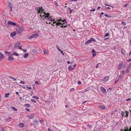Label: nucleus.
I'll return each instance as SVG.
<instances>
[{"label": "nucleus", "instance_id": "c9c22d12", "mask_svg": "<svg viewBox=\"0 0 131 131\" xmlns=\"http://www.w3.org/2000/svg\"><path fill=\"white\" fill-rule=\"evenodd\" d=\"M68 9H69L70 10V13L71 14L72 12V11L74 10V9H73L72 10L69 7L68 8Z\"/></svg>", "mask_w": 131, "mask_h": 131}, {"label": "nucleus", "instance_id": "2f4dec72", "mask_svg": "<svg viewBox=\"0 0 131 131\" xmlns=\"http://www.w3.org/2000/svg\"><path fill=\"white\" fill-rule=\"evenodd\" d=\"M62 23H61L60 22H58L56 23V25L57 26H59L61 25Z\"/></svg>", "mask_w": 131, "mask_h": 131}, {"label": "nucleus", "instance_id": "ea45409f", "mask_svg": "<svg viewBox=\"0 0 131 131\" xmlns=\"http://www.w3.org/2000/svg\"><path fill=\"white\" fill-rule=\"evenodd\" d=\"M74 90H75V89H74V88H72L70 90V92H73Z\"/></svg>", "mask_w": 131, "mask_h": 131}, {"label": "nucleus", "instance_id": "393cba45", "mask_svg": "<svg viewBox=\"0 0 131 131\" xmlns=\"http://www.w3.org/2000/svg\"><path fill=\"white\" fill-rule=\"evenodd\" d=\"M11 119H12V118L9 117L8 118H7L6 119V120L7 121L9 122L10 121Z\"/></svg>", "mask_w": 131, "mask_h": 131}, {"label": "nucleus", "instance_id": "cd10ccee", "mask_svg": "<svg viewBox=\"0 0 131 131\" xmlns=\"http://www.w3.org/2000/svg\"><path fill=\"white\" fill-rule=\"evenodd\" d=\"M125 112H126V115H125V117H127L128 116V113H129V112L128 111H125Z\"/></svg>", "mask_w": 131, "mask_h": 131}, {"label": "nucleus", "instance_id": "f257e3e1", "mask_svg": "<svg viewBox=\"0 0 131 131\" xmlns=\"http://www.w3.org/2000/svg\"><path fill=\"white\" fill-rule=\"evenodd\" d=\"M36 9L38 11V13H40V14H42V13H43L44 11V10L42 8V6L37 7L36 8Z\"/></svg>", "mask_w": 131, "mask_h": 131}, {"label": "nucleus", "instance_id": "7ed1b4c3", "mask_svg": "<svg viewBox=\"0 0 131 131\" xmlns=\"http://www.w3.org/2000/svg\"><path fill=\"white\" fill-rule=\"evenodd\" d=\"M100 90L102 93H103L104 94L106 95L107 93L106 91V90H105L103 87H101Z\"/></svg>", "mask_w": 131, "mask_h": 131}, {"label": "nucleus", "instance_id": "dca6fc26", "mask_svg": "<svg viewBox=\"0 0 131 131\" xmlns=\"http://www.w3.org/2000/svg\"><path fill=\"white\" fill-rule=\"evenodd\" d=\"M34 124L36 125H38L39 124V123L37 120H35L34 123Z\"/></svg>", "mask_w": 131, "mask_h": 131}, {"label": "nucleus", "instance_id": "6e6d98bb", "mask_svg": "<svg viewBox=\"0 0 131 131\" xmlns=\"http://www.w3.org/2000/svg\"><path fill=\"white\" fill-rule=\"evenodd\" d=\"M20 83H22V84H25V82L24 81H21L20 82Z\"/></svg>", "mask_w": 131, "mask_h": 131}, {"label": "nucleus", "instance_id": "774afa93", "mask_svg": "<svg viewBox=\"0 0 131 131\" xmlns=\"http://www.w3.org/2000/svg\"><path fill=\"white\" fill-rule=\"evenodd\" d=\"M48 131H53V130H52L50 128H49L48 129Z\"/></svg>", "mask_w": 131, "mask_h": 131}, {"label": "nucleus", "instance_id": "a18cd8bd", "mask_svg": "<svg viewBox=\"0 0 131 131\" xmlns=\"http://www.w3.org/2000/svg\"><path fill=\"white\" fill-rule=\"evenodd\" d=\"M35 83L37 85H38L39 84V82H38V81H36L35 82Z\"/></svg>", "mask_w": 131, "mask_h": 131}, {"label": "nucleus", "instance_id": "c03bdc74", "mask_svg": "<svg viewBox=\"0 0 131 131\" xmlns=\"http://www.w3.org/2000/svg\"><path fill=\"white\" fill-rule=\"evenodd\" d=\"M112 88H109V89H108V90H107V91L108 92L109 91H110V92L111 91V90H112Z\"/></svg>", "mask_w": 131, "mask_h": 131}, {"label": "nucleus", "instance_id": "864d4df0", "mask_svg": "<svg viewBox=\"0 0 131 131\" xmlns=\"http://www.w3.org/2000/svg\"><path fill=\"white\" fill-rule=\"evenodd\" d=\"M45 15H43V13H42V14H41L40 15V16L41 17V18H42V17H43L44 16H45Z\"/></svg>", "mask_w": 131, "mask_h": 131}, {"label": "nucleus", "instance_id": "473e14b6", "mask_svg": "<svg viewBox=\"0 0 131 131\" xmlns=\"http://www.w3.org/2000/svg\"><path fill=\"white\" fill-rule=\"evenodd\" d=\"M13 54L14 55L16 56H17L19 55L18 54H17V53L14 52L13 53Z\"/></svg>", "mask_w": 131, "mask_h": 131}, {"label": "nucleus", "instance_id": "f8f14e48", "mask_svg": "<svg viewBox=\"0 0 131 131\" xmlns=\"http://www.w3.org/2000/svg\"><path fill=\"white\" fill-rule=\"evenodd\" d=\"M99 108L101 110H104L105 109V107L104 106H99Z\"/></svg>", "mask_w": 131, "mask_h": 131}, {"label": "nucleus", "instance_id": "09e8293b", "mask_svg": "<svg viewBox=\"0 0 131 131\" xmlns=\"http://www.w3.org/2000/svg\"><path fill=\"white\" fill-rule=\"evenodd\" d=\"M122 76L121 75H120L119 76L118 80L120 79L121 80L122 79Z\"/></svg>", "mask_w": 131, "mask_h": 131}, {"label": "nucleus", "instance_id": "7c9ffc66", "mask_svg": "<svg viewBox=\"0 0 131 131\" xmlns=\"http://www.w3.org/2000/svg\"><path fill=\"white\" fill-rule=\"evenodd\" d=\"M32 98L36 99H39V97L37 96H33L32 97Z\"/></svg>", "mask_w": 131, "mask_h": 131}, {"label": "nucleus", "instance_id": "e433bc0d", "mask_svg": "<svg viewBox=\"0 0 131 131\" xmlns=\"http://www.w3.org/2000/svg\"><path fill=\"white\" fill-rule=\"evenodd\" d=\"M130 70L129 69H127V70L126 71V72L127 73H128L130 72Z\"/></svg>", "mask_w": 131, "mask_h": 131}, {"label": "nucleus", "instance_id": "aec40b11", "mask_svg": "<svg viewBox=\"0 0 131 131\" xmlns=\"http://www.w3.org/2000/svg\"><path fill=\"white\" fill-rule=\"evenodd\" d=\"M19 126L21 127H23L24 126V125L22 123H20L19 124Z\"/></svg>", "mask_w": 131, "mask_h": 131}, {"label": "nucleus", "instance_id": "de8ad7c7", "mask_svg": "<svg viewBox=\"0 0 131 131\" xmlns=\"http://www.w3.org/2000/svg\"><path fill=\"white\" fill-rule=\"evenodd\" d=\"M54 3L56 6H58V4L56 2H54Z\"/></svg>", "mask_w": 131, "mask_h": 131}, {"label": "nucleus", "instance_id": "f03ea898", "mask_svg": "<svg viewBox=\"0 0 131 131\" xmlns=\"http://www.w3.org/2000/svg\"><path fill=\"white\" fill-rule=\"evenodd\" d=\"M16 30L18 33L20 34L23 31V27H19L16 28Z\"/></svg>", "mask_w": 131, "mask_h": 131}, {"label": "nucleus", "instance_id": "338daca9", "mask_svg": "<svg viewBox=\"0 0 131 131\" xmlns=\"http://www.w3.org/2000/svg\"><path fill=\"white\" fill-rule=\"evenodd\" d=\"M33 94H34V93H33V92L31 91V93L30 95L32 96Z\"/></svg>", "mask_w": 131, "mask_h": 131}, {"label": "nucleus", "instance_id": "052dcab7", "mask_svg": "<svg viewBox=\"0 0 131 131\" xmlns=\"http://www.w3.org/2000/svg\"><path fill=\"white\" fill-rule=\"evenodd\" d=\"M18 48H19V49H20V50H22V48H21V46H20L18 47Z\"/></svg>", "mask_w": 131, "mask_h": 131}, {"label": "nucleus", "instance_id": "0e129e2a", "mask_svg": "<svg viewBox=\"0 0 131 131\" xmlns=\"http://www.w3.org/2000/svg\"><path fill=\"white\" fill-rule=\"evenodd\" d=\"M96 55V54L95 53H93V57H94Z\"/></svg>", "mask_w": 131, "mask_h": 131}, {"label": "nucleus", "instance_id": "a19ab883", "mask_svg": "<svg viewBox=\"0 0 131 131\" xmlns=\"http://www.w3.org/2000/svg\"><path fill=\"white\" fill-rule=\"evenodd\" d=\"M31 101L32 102H34V103H36V100H34L33 99H31Z\"/></svg>", "mask_w": 131, "mask_h": 131}, {"label": "nucleus", "instance_id": "20e7f679", "mask_svg": "<svg viewBox=\"0 0 131 131\" xmlns=\"http://www.w3.org/2000/svg\"><path fill=\"white\" fill-rule=\"evenodd\" d=\"M8 25H10L12 26H17V25L16 24V23L10 21L8 22Z\"/></svg>", "mask_w": 131, "mask_h": 131}, {"label": "nucleus", "instance_id": "f704fd0d", "mask_svg": "<svg viewBox=\"0 0 131 131\" xmlns=\"http://www.w3.org/2000/svg\"><path fill=\"white\" fill-rule=\"evenodd\" d=\"M12 108L15 111H17V109L15 107H12Z\"/></svg>", "mask_w": 131, "mask_h": 131}, {"label": "nucleus", "instance_id": "5701e85b", "mask_svg": "<svg viewBox=\"0 0 131 131\" xmlns=\"http://www.w3.org/2000/svg\"><path fill=\"white\" fill-rule=\"evenodd\" d=\"M24 106L28 107H30L31 106L29 104H25Z\"/></svg>", "mask_w": 131, "mask_h": 131}, {"label": "nucleus", "instance_id": "4468645a", "mask_svg": "<svg viewBox=\"0 0 131 131\" xmlns=\"http://www.w3.org/2000/svg\"><path fill=\"white\" fill-rule=\"evenodd\" d=\"M91 40L90 38V40H89L87 41L85 43V45L88 44L89 43L91 42Z\"/></svg>", "mask_w": 131, "mask_h": 131}, {"label": "nucleus", "instance_id": "ddd939ff", "mask_svg": "<svg viewBox=\"0 0 131 131\" xmlns=\"http://www.w3.org/2000/svg\"><path fill=\"white\" fill-rule=\"evenodd\" d=\"M20 42H18L17 43H16L15 45L14 46V47L15 48H16L17 47H19V46L20 45Z\"/></svg>", "mask_w": 131, "mask_h": 131}, {"label": "nucleus", "instance_id": "5fc2aeb1", "mask_svg": "<svg viewBox=\"0 0 131 131\" xmlns=\"http://www.w3.org/2000/svg\"><path fill=\"white\" fill-rule=\"evenodd\" d=\"M127 62H130L131 61V58L130 59H129L127 60Z\"/></svg>", "mask_w": 131, "mask_h": 131}, {"label": "nucleus", "instance_id": "6e6552de", "mask_svg": "<svg viewBox=\"0 0 131 131\" xmlns=\"http://www.w3.org/2000/svg\"><path fill=\"white\" fill-rule=\"evenodd\" d=\"M38 37V35L37 34H35L32 35L31 37H30V39H31L33 38H37Z\"/></svg>", "mask_w": 131, "mask_h": 131}, {"label": "nucleus", "instance_id": "1a4fd4ad", "mask_svg": "<svg viewBox=\"0 0 131 131\" xmlns=\"http://www.w3.org/2000/svg\"><path fill=\"white\" fill-rule=\"evenodd\" d=\"M35 114H33L27 116V117H28L29 118L31 119L35 117Z\"/></svg>", "mask_w": 131, "mask_h": 131}, {"label": "nucleus", "instance_id": "412c9836", "mask_svg": "<svg viewBox=\"0 0 131 131\" xmlns=\"http://www.w3.org/2000/svg\"><path fill=\"white\" fill-rule=\"evenodd\" d=\"M0 60L1 59V58L2 59H4V58H5V56H4L3 54L2 53V54L0 56Z\"/></svg>", "mask_w": 131, "mask_h": 131}, {"label": "nucleus", "instance_id": "c85d7f7f", "mask_svg": "<svg viewBox=\"0 0 131 131\" xmlns=\"http://www.w3.org/2000/svg\"><path fill=\"white\" fill-rule=\"evenodd\" d=\"M10 94L9 93H6L5 96V97H8V95H9Z\"/></svg>", "mask_w": 131, "mask_h": 131}, {"label": "nucleus", "instance_id": "680f3d73", "mask_svg": "<svg viewBox=\"0 0 131 131\" xmlns=\"http://www.w3.org/2000/svg\"><path fill=\"white\" fill-rule=\"evenodd\" d=\"M78 84L80 85L81 84V82L80 81H79L78 82Z\"/></svg>", "mask_w": 131, "mask_h": 131}, {"label": "nucleus", "instance_id": "9d476101", "mask_svg": "<svg viewBox=\"0 0 131 131\" xmlns=\"http://www.w3.org/2000/svg\"><path fill=\"white\" fill-rule=\"evenodd\" d=\"M123 67V64L122 63H119L118 65V69L119 70H120L122 69Z\"/></svg>", "mask_w": 131, "mask_h": 131}, {"label": "nucleus", "instance_id": "4d7b16f0", "mask_svg": "<svg viewBox=\"0 0 131 131\" xmlns=\"http://www.w3.org/2000/svg\"><path fill=\"white\" fill-rule=\"evenodd\" d=\"M122 73L123 74H124L125 73V71L124 70H122Z\"/></svg>", "mask_w": 131, "mask_h": 131}, {"label": "nucleus", "instance_id": "4be33fe9", "mask_svg": "<svg viewBox=\"0 0 131 131\" xmlns=\"http://www.w3.org/2000/svg\"><path fill=\"white\" fill-rule=\"evenodd\" d=\"M28 56V53H25L23 56V57L25 58H26Z\"/></svg>", "mask_w": 131, "mask_h": 131}, {"label": "nucleus", "instance_id": "c756f323", "mask_svg": "<svg viewBox=\"0 0 131 131\" xmlns=\"http://www.w3.org/2000/svg\"><path fill=\"white\" fill-rule=\"evenodd\" d=\"M125 114V112L124 111H122L121 113V115L122 116H123Z\"/></svg>", "mask_w": 131, "mask_h": 131}, {"label": "nucleus", "instance_id": "a878e982", "mask_svg": "<svg viewBox=\"0 0 131 131\" xmlns=\"http://www.w3.org/2000/svg\"><path fill=\"white\" fill-rule=\"evenodd\" d=\"M34 53H36L37 52V50L35 49H34L32 51Z\"/></svg>", "mask_w": 131, "mask_h": 131}, {"label": "nucleus", "instance_id": "39448f33", "mask_svg": "<svg viewBox=\"0 0 131 131\" xmlns=\"http://www.w3.org/2000/svg\"><path fill=\"white\" fill-rule=\"evenodd\" d=\"M109 79V77L108 76H107L104 77L103 79L101 80L104 81L105 82H107L108 81Z\"/></svg>", "mask_w": 131, "mask_h": 131}, {"label": "nucleus", "instance_id": "b1692460", "mask_svg": "<svg viewBox=\"0 0 131 131\" xmlns=\"http://www.w3.org/2000/svg\"><path fill=\"white\" fill-rule=\"evenodd\" d=\"M43 51L44 53V54H48V52L46 50H43Z\"/></svg>", "mask_w": 131, "mask_h": 131}, {"label": "nucleus", "instance_id": "2eb2a0df", "mask_svg": "<svg viewBox=\"0 0 131 131\" xmlns=\"http://www.w3.org/2000/svg\"><path fill=\"white\" fill-rule=\"evenodd\" d=\"M90 89V87L87 88L84 90V92L83 93L88 91H89Z\"/></svg>", "mask_w": 131, "mask_h": 131}, {"label": "nucleus", "instance_id": "79ce46f5", "mask_svg": "<svg viewBox=\"0 0 131 131\" xmlns=\"http://www.w3.org/2000/svg\"><path fill=\"white\" fill-rule=\"evenodd\" d=\"M131 100V98H129L126 100V101L127 102L130 101Z\"/></svg>", "mask_w": 131, "mask_h": 131}, {"label": "nucleus", "instance_id": "3c124183", "mask_svg": "<svg viewBox=\"0 0 131 131\" xmlns=\"http://www.w3.org/2000/svg\"><path fill=\"white\" fill-rule=\"evenodd\" d=\"M8 7L10 6L11 4L10 3V2L9 1H8Z\"/></svg>", "mask_w": 131, "mask_h": 131}, {"label": "nucleus", "instance_id": "bb28decb", "mask_svg": "<svg viewBox=\"0 0 131 131\" xmlns=\"http://www.w3.org/2000/svg\"><path fill=\"white\" fill-rule=\"evenodd\" d=\"M91 40V42L92 41H93L94 42H95L96 41V40L95 39L93 38H90Z\"/></svg>", "mask_w": 131, "mask_h": 131}, {"label": "nucleus", "instance_id": "9b49d317", "mask_svg": "<svg viewBox=\"0 0 131 131\" xmlns=\"http://www.w3.org/2000/svg\"><path fill=\"white\" fill-rule=\"evenodd\" d=\"M74 67H72V66L71 65H70L68 67V68L69 71H71L74 68Z\"/></svg>", "mask_w": 131, "mask_h": 131}, {"label": "nucleus", "instance_id": "bf43d9fd", "mask_svg": "<svg viewBox=\"0 0 131 131\" xmlns=\"http://www.w3.org/2000/svg\"><path fill=\"white\" fill-rule=\"evenodd\" d=\"M60 51L63 55L64 56V54L63 53V51L62 50H61Z\"/></svg>", "mask_w": 131, "mask_h": 131}, {"label": "nucleus", "instance_id": "e2e57ef3", "mask_svg": "<svg viewBox=\"0 0 131 131\" xmlns=\"http://www.w3.org/2000/svg\"><path fill=\"white\" fill-rule=\"evenodd\" d=\"M43 121H44L42 119H41L40 121V122L41 123H42V122H43Z\"/></svg>", "mask_w": 131, "mask_h": 131}, {"label": "nucleus", "instance_id": "49530a36", "mask_svg": "<svg viewBox=\"0 0 131 131\" xmlns=\"http://www.w3.org/2000/svg\"><path fill=\"white\" fill-rule=\"evenodd\" d=\"M109 35V34L108 33H106L105 34V35H104L105 37L108 36Z\"/></svg>", "mask_w": 131, "mask_h": 131}, {"label": "nucleus", "instance_id": "603ef678", "mask_svg": "<svg viewBox=\"0 0 131 131\" xmlns=\"http://www.w3.org/2000/svg\"><path fill=\"white\" fill-rule=\"evenodd\" d=\"M92 53H96V52H95V50H94V49H92Z\"/></svg>", "mask_w": 131, "mask_h": 131}, {"label": "nucleus", "instance_id": "4c0bfd02", "mask_svg": "<svg viewBox=\"0 0 131 131\" xmlns=\"http://www.w3.org/2000/svg\"><path fill=\"white\" fill-rule=\"evenodd\" d=\"M5 53L6 54H10V52L5 51Z\"/></svg>", "mask_w": 131, "mask_h": 131}, {"label": "nucleus", "instance_id": "423d86ee", "mask_svg": "<svg viewBox=\"0 0 131 131\" xmlns=\"http://www.w3.org/2000/svg\"><path fill=\"white\" fill-rule=\"evenodd\" d=\"M122 131H131V126L128 129L127 126L124 129V130L123 131V129L122 130Z\"/></svg>", "mask_w": 131, "mask_h": 131}, {"label": "nucleus", "instance_id": "6ab92c4d", "mask_svg": "<svg viewBox=\"0 0 131 131\" xmlns=\"http://www.w3.org/2000/svg\"><path fill=\"white\" fill-rule=\"evenodd\" d=\"M51 17H52V16H51L50 17H47L46 18H47V19L48 20H50V21H52L51 20H52V18H51Z\"/></svg>", "mask_w": 131, "mask_h": 131}, {"label": "nucleus", "instance_id": "72a5a7b5", "mask_svg": "<svg viewBox=\"0 0 131 131\" xmlns=\"http://www.w3.org/2000/svg\"><path fill=\"white\" fill-rule=\"evenodd\" d=\"M121 24L123 25L124 26H125L126 24V23L124 21L122 22H121Z\"/></svg>", "mask_w": 131, "mask_h": 131}, {"label": "nucleus", "instance_id": "f3484780", "mask_svg": "<svg viewBox=\"0 0 131 131\" xmlns=\"http://www.w3.org/2000/svg\"><path fill=\"white\" fill-rule=\"evenodd\" d=\"M8 60L9 61H12L14 60V59L12 57L9 56L8 58Z\"/></svg>", "mask_w": 131, "mask_h": 131}, {"label": "nucleus", "instance_id": "0eeeda50", "mask_svg": "<svg viewBox=\"0 0 131 131\" xmlns=\"http://www.w3.org/2000/svg\"><path fill=\"white\" fill-rule=\"evenodd\" d=\"M43 14H44V15H46V16H45V18H43V19H46V18L47 17H49L50 16V14L49 13H47L46 14L44 12L43 13Z\"/></svg>", "mask_w": 131, "mask_h": 131}, {"label": "nucleus", "instance_id": "58836bf2", "mask_svg": "<svg viewBox=\"0 0 131 131\" xmlns=\"http://www.w3.org/2000/svg\"><path fill=\"white\" fill-rule=\"evenodd\" d=\"M9 77L11 78L12 79H13L15 81H16V79L13 78V77H12L11 76H9Z\"/></svg>", "mask_w": 131, "mask_h": 131}, {"label": "nucleus", "instance_id": "a211bd4d", "mask_svg": "<svg viewBox=\"0 0 131 131\" xmlns=\"http://www.w3.org/2000/svg\"><path fill=\"white\" fill-rule=\"evenodd\" d=\"M16 34V32H13L11 34V36L14 37Z\"/></svg>", "mask_w": 131, "mask_h": 131}, {"label": "nucleus", "instance_id": "37998d69", "mask_svg": "<svg viewBox=\"0 0 131 131\" xmlns=\"http://www.w3.org/2000/svg\"><path fill=\"white\" fill-rule=\"evenodd\" d=\"M63 21L62 20H61V19H59L57 20V22H62Z\"/></svg>", "mask_w": 131, "mask_h": 131}, {"label": "nucleus", "instance_id": "13d9d810", "mask_svg": "<svg viewBox=\"0 0 131 131\" xmlns=\"http://www.w3.org/2000/svg\"><path fill=\"white\" fill-rule=\"evenodd\" d=\"M118 80H115V81L114 83L115 84H116L118 82Z\"/></svg>", "mask_w": 131, "mask_h": 131}, {"label": "nucleus", "instance_id": "8fccbe9b", "mask_svg": "<svg viewBox=\"0 0 131 131\" xmlns=\"http://www.w3.org/2000/svg\"><path fill=\"white\" fill-rule=\"evenodd\" d=\"M121 53L122 54H124L125 55V54H124V53L123 52V49H121Z\"/></svg>", "mask_w": 131, "mask_h": 131}, {"label": "nucleus", "instance_id": "69168bd1", "mask_svg": "<svg viewBox=\"0 0 131 131\" xmlns=\"http://www.w3.org/2000/svg\"><path fill=\"white\" fill-rule=\"evenodd\" d=\"M27 88L28 89H30H30H31V87H28V86H27Z\"/></svg>", "mask_w": 131, "mask_h": 131}]
</instances>
